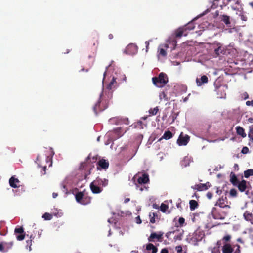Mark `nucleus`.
<instances>
[{
    "mask_svg": "<svg viewBox=\"0 0 253 253\" xmlns=\"http://www.w3.org/2000/svg\"><path fill=\"white\" fill-rule=\"evenodd\" d=\"M152 81L154 84L158 87H161L165 85L168 82L167 76L165 73L161 72L159 74L158 77H153Z\"/></svg>",
    "mask_w": 253,
    "mask_h": 253,
    "instance_id": "nucleus-1",
    "label": "nucleus"
},
{
    "mask_svg": "<svg viewBox=\"0 0 253 253\" xmlns=\"http://www.w3.org/2000/svg\"><path fill=\"white\" fill-rule=\"evenodd\" d=\"M77 202L82 205H87L91 202V197L85 195L83 192H78L75 195Z\"/></svg>",
    "mask_w": 253,
    "mask_h": 253,
    "instance_id": "nucleus-2",
    "label": "nucleus"
},
{
    "mask_svg": "<svg viewBox=\"0 0 253 253\" xmlns=\"http://www.w3.org/2000/svg\"><path fill=\"white\" fill-rule=\"evenodd\" d=\"M107 107L108 103L106 100L102 99V94H100V98L93 107V110L95 114H97L98 112L104 110Z\"/></svg>",
    "mask_w": 253,
    "mask_h": 253,
    "instance_id": "nucleus-3",
    "label": "nucleus"
},
{
    "mask_svg": "<svg viewBox=\"0 0 253 253\" xmlns=\"http://www.w3.org/2000/svg\"><path fill=\"white\" fill-rule=\"evenodd\" d=\"M212 46L214 49L213 55L214 57H217L221 54H225V48L221 43L217 42H215L212 44Z\"/></svg>",
    "mask_w": 253,
    "mask_h": 253,
    "instance_id": "nucleus-4",
    "label": "nucleus"
},
{
    "mask_svg": "<svg viewBox=\"0 0 253 253\" xmlns=\"http://www.w3.org/2000/svg\"><path fill=\"white\" fill-rule=\"evenodd\" d=\"M97 160V156H94L92 157L91 155L90 154L86 158L85 161L81 164L80 169L81 170H86L87 169V167H88V164H89L90 163L93 164L96 162Z\"/></svg>",
    "mask_w": 253,
    "mask_h": 253,
    "instance_id": "nucleus-5",
    "label": "nucleus"
},
{
    "mask_svg": "<svg viewBox=\"0 0 253 253\" xmlns=\"http://www.w3.org/2000/svg\"><path fill=\"white\" fill-rule=\"evenodd\" d=\"M211 213L213 218L215 219H224L226 216V212L220 211L215 207L212 208Z\"/></svg>",
    "mask_w": 253,
    "mask_h": 253,
    "instance_id": "nucleus-6",
    "label": "nucleus"
},
{
    "mask_svg": "<svg viewBox=\"0 0 253 253\" xmlns=\"http://www.w3.org/2000/svg\"><path fill=\"white\" fill-rule=\"evenodd\" d=\"M163 234L164 233L162 232H159L158 233L156 232H153L148 237V240L149 242H154L155 241L162 242L163 238Z\"/></svg>",
    "mask_w": 253,
    "mask_h": 253,
    "instance_id": "nucleus-7",
    "label": "nucleus"
},
{
    "mask_svg": "<svg viewBox=\"0 0 253 253\" xmlns=\"http://www.w3.org/2000/svg\"><path fill=\"white\" fill-rule=\"evenodd\" d=\"M138 51V47L133 43L129 44L125 50V53L129 55H134Z\"/></svg>",
    "mask_w": 253,
    "mask_h": 253,
    "instance_id": "nucleus-8",
    "label": "nucleus"
},
{
    "mask_svg": "<svg viewBox=\"0 0 253 253\" xmlns=\"http://www.w3.org/2000/svg\"><path fill=\"white\" fill-rule=\"evenodd\" d=\"M211 186V184L209 182H207L204 184L200 183L196 184L194 186H191V188L194 190H197V191H201L207 190Z\"/></svg>",
    "mask_w": 253,
    "mask_h": 253,
    "instance_id": "nucleus-9",
    "label": "nucleus"
},
{
    "mask_svg": "<svg viewBox=\"0 0 253 253\" xmlns=\"http://www.w3.org/2000/svg\"><path fill=\"white\" fill-rule=\"evenodd\" d=\"M15 234L16 235V239L18 241L24 240L25 237V233L22 227L16 228L14 230Z\"/></svg>",
    "mask_w": 253,
    "mask_h": 253,
    "instance_id": "nucleus-10",
    "label": "nucleus"
},
{
    "mask_svg": "<svg viewBox=\"0 0 253 253\" xmlns=\"http://www.w3.org/2000/svg\"><path fill=\"white\" fill-rule=\"evenodd\" d=\"M227 198L225 197L224 198L222 196L216 202L215 206H219L220 208H229L230 207L229 205H227Z\"/></svg>",
    "mask_w": 253,
    "mask_h": 253,
    "instance_id": "nucleus-11",
    "label": "nucleus"
},
{
    "mask_svg": "<svg viewBox=\"0 0 253 253\" xmlns=\"http://www.w3.org/2000/svg\"><path fill=\"white\" fill-rule=\"evenodd\" d=\"M190 139V137L186 135L185 136H183L182 135V133L179 136L178 139H177V143L179 145L182 146V145H186L188 143Z\"/></svg>",
    "mask_w": 253,
    "mask_h": 253,
    "instance_id": "nucleus-12",
    "label": "nucleus"
},
{
    "mask_svg": "<svg viewBox=\"0 0 253 253\" xmlns=\"http://www.w3.org/2000/svg\"><path fill=\"white\" fill-rule=\"evenodd\" d=\"M109 162L106 161L105 159L100 160L97 163V169L98 170L101 169H107L109 167Z\"/></svg>",
    "mask_w": 253,
    "mask_h": 253,
    "instance_id": "nucleus-13",
    "label": "nucleus"
},
{
    "mask_svg": "<svg viewBox=\"0 0 253 253\" xmlns=\"http://www.w3.org/2000/svg\"><path fill=\"white\" fill-rule=\"evenodd\" d=\"M169 47V45L168 44H162L160 45L158 50L159 55L163 57L166 56L167 55V52L166 50Z\"/></svg>",
    "mask_w": 253,
    "mask_h": 253,
    "instance_id": "nucleus-14",
    "label": "nucleus"
},
{
    "mask_svg": "<svg viewBox=\"0 0 253 253\" xmlns=\"http://www.w3.org/2000/svg\"><path fill=\"white\" fill-rule=\"evenodd\" d=\"M9 183L11 187L16 188L19 187L20 181L14 176H12L9 180Z\"/></svg>",
    "mask_w": 253,
    "mask_h": 253,
    "instance_id": "nucleus-15",
    "label": "nucleus"
},
{
    "mask_svg": "<svg viewBox=\"0 0 253 253\" xmlns=\"http://www.w3.org/2000/svg\"><path fill=\"white\" fill-rule=\"evenodd\" d=\"M93 182L95 184L102 188V187H105L108 184V181L106 179H102L99 178H97Z\"/></svg>",
    "mask_w": 253,
    "mask_h": 253,
    "instance_id": "nucleus-16",
    "label": "nucleus"
},
{
    "mask_svg": "<svg viewBox=\"0 0 253 253\" xmlns=\"http://www.w3.org/2000/svg\"><path fill=\"white\" fill-rule=\"evenodd\" d=\"M90 188L94 194H99L102 191V188L95 184L93 181L90 184Z\"/></svg>",
    "mask_w": 253,
    "mask_h": 253,
    "instance_id": "nucleus-17",
    "label": "nucleus"
},
{
    "mask_svg": "<svg viewBox=\"0 0 253 253\" xmlns=\"http://www.w3.org/2000/svg\"><path fill=\"white\" fill-rule=\"evenodd\" d=\"M247 182L245 180L243 179L241 181H239L235 186L238 187L240 192H243L245 191L247 189Z\"/></svg>",
    "mask_w": 253,
    "mask_h": 253,
    "instance_id": "nucleus-18",
    "label": "nucleus"
},
{
    "mask_svg": "<svg viewBox=\"0 0 253 253\" xmlns=\"http://www.w3.org/2000/svg\"><path fill=\"white\" fill-rule=\"evenodd\" d=\"M149 181L148 174L143 173L141 177L138 178L137 181L139 184H146Z\"/></svg>",
    "mask_w": 253,
    "mask_h": 253,
    "instance_id": "nucleus-19",
    "label": "nucleus"
},
{
    "mask_svg": "<svg viewBox=\"0 0 253 253\" xmlns=\"http://www.w3.org/2000/svg\"><path fill=\"white\" fill-rule=\"evenodd\" d=\"M208 78L206 75L202 76L200 79H196V83L198 86H201L203 84L208 83Z\"/></svg>",
    "mask_w": 253,
    "mask_h": 253,
    "instance_id": "nucleus-20",
    "label": "nucleus"
},
{
    "mask_svg": "<svg viewBox=\"0 0 253 253\" xmlns=\"http://www.w3.org/2000/svg\"><path fill=\"white\" fill-rule=\"evenodd\" d=\"M244 219L252 224H253V214L249 211H246L243 214Z\"/></svg>",
    "mask_w": 253,
    "mask_h": 253,
    "instance_id": "nucleus-21",
    "label": "nucleus"
},
{
    "mask_svg": "<svg viewBox=\"0 0 253 253\" xmlns=\"http://www.w3.org/2000/svg\"><path fill=\"white\" fill-rule=\"evenodd\" d=\"M230 181L234 186H236L239 182L237 177L233 172H231L230 174Z\"/></svg>",
    "mask_w": 253,
    "mask_h": 253,
    "instance_id": "nucleus-22",
    "label": "nucleus"
},
{
    "mask_svg": "<svg viewBox=\"0 0 253 253\" xmlns=\"http://www.w3.org/2000/svg\"><path fill=\"white\" fill-rule=\"evenodd\" d=\"M233 249L229 244H225L222 248L223 253H232Z\"/></svg>",
    "mask_w": 253,
    "mask_h": 253,
    "instance_id": "nucleus-23",
    "label": "nucleus"
},
{
    "mask_svg": "<svg viewBox=\"0 0 253 253\" xmlns=\"http://www.w3.org/2000/svg\"><path fill=\"white\" fill-rule=\"evenodd\" d=\"M236 130L238 135L241 136L243 138L246 137V133L245 132V129L243 127L237 126L236 127Z\"/></svg>",
    "mask_w": 253,
    "mask_h": 253,
    "instance_id": "nucleus-24",
    "label": "nucleus"
},
{
    "mask_svg": "<svg viewBox=\"0 0 253 253\" xmlns=\"http://www.w3.org/2000/svg\"><path fill=\"white\" fill-rule=\"evenodd\" d=\"M116 78L113 77L109 84L107 85L106 88L109 90H111L116 87Z\"/></svg>",
    "mask_w": 253,
    "mask_h": 253,
    "instance_id": "nucleus-25",
    "label": "nucleus"
},
{
    "mask_svg": "<svg viewBox=\"0 0 253 253\" xmlns=\"http://www.w3.org/2000/svg\"><path fill=\"white\" fill-rule=\"evenodd\" d=\"M146 249L148 251H152V253H156L158 251L157 248L152 243L147 245Z\"/></svg>",
    "mask_w": 253,
    "mask_h": 253,
    "instance_id": "nucleus-26",
    "label": "nucleus"
},
{
    "mask_svg": "<svg viewBox=\"0 0 253 253\" xmlns=\"http://www.w3.org/2000/svg\"><path fill=\"white\" fill-rule=\"evenodd\" d=\"M221 21L223 22L226 25L230 24V16L226 15H222L220 16Z\"/></svg>",
    "mask_w": 253,
    "mask_h": 253,
    "instance_id": "nucleus-27",
    "label": "nucleus"
},
{
    "mask_svg": "<svg viewBox=\"0 0 253 253\" xmlns=\"http://www.w3.org/2000/svg\"><path fill=\"white\" fill-rule=\"evenodd\" d=\"M190 209L191 211L194 210L197 208L198 206V202L194 200H191L189 201Z\"/></svg>",
    "mask_w": 253,
    "mask_h": 253,
    "instance_id": "nucleus-28",
    "label": "nucleus"
},
{
    "mask_svg": "<svg viewBox=\"0 0 253 253\" xmlns=\"http://www.w3.org/2000/svg\"><path fill=\"white\" fill-rule=\"evenodd\" d=\"M34 238V236L32 234L30 236V240H28L26 241V248L28 249L29 251L31 250V246L32 245V240Z\"/></svg>",
    "mask_w": 253,
    "mask_h": 253,
    "instance_id": "nucleus-29",
    "label": "nucleus"
},
{
    "mask_svg": "<svg viewBox=\"0 0 253 253\" xmlns=\"http://www.w3.org/2000/svg\"><path fill=\"white\" fill-rule=\"evenodd\" d=\"M186 31L184 28H179L175 33V37L180 38L184 34V31Z\"/></svg>",
    "mask_w": 253,
    "mask_h": 253,
    "instance_id": "nucleus-30",
    "label": "nucleus"
},
{
    "mask_svg": "<svg viewBox=\"0 0 253 253\" xmlns=\"http://www.w3.org/2000/svg\"><path fill=\"white\" fill-rule=\"evenodd\" d=\"M4 244L5 253L11 250L14 244L13 242H4Z\"/></svg>",
    "mask_w": 253,
    "mask_h": 253,
    "instance_id": "nucleus-31",
    "label": "nucleus"
},
{
    "mask_svg": "<svg viewBox=\"0 0 253 253\" xmlns=\"http://www.w3.org/2000/svg\"><path fill=\"white\" fill-rule=\"evenodd\" d=\"M150 221L152 223H155V218H158V214L156 212H150L149 213Z\"/></svg>",
    "mask_w": 253,
    "mask_h": 253,
    "instance_id": "nucleus-32",
    "label": "nucleus"
},
{
    "mask_svg": "<svg viewBox=\"0 0 253 253\" xmlns=\"http://www.w3.org/2000/svg\"><path fill=\"white\" fill-rule=\"evenodd\" d=\"M248 135L249 140L253 142V125L249 126V131Z\"/></svg>",
    "mask_w": 253,
    "mask_h": 253,
    "instance_id": "nucleus-33",
    "label": "nucleus"
},
{
    "mask_svg": "<svg viewBox=\"0 0 253 253\" xmlns=\"http://www.w3.org/2000/svg\"><path fill=\"white\" fill-rule=\"evenodd\" d=\"M244 175L246 178H249L251 176H253V169H249L244 171Z\"/></svg>",
    "mask_w": 253,
    "mask_h": 253,
    "instance_id": "nucleus-34",
    "label": "nucleus"
},
{
    "mask_svg": "<svg viewBox=\"0 0 253 253\" xmlns=\"http://www.w3.org/2000/svg\"><path fill=\"white\" fill-rule=\"evenodd\" d=\"M172 137V133L170 131H166L165 132L162 136V138L168 140Z\"/></svg>",
    "mask_w": 253,
    "mask_h": 253,
    "instance_id": "nucleus-35",
    "label": "nucleus"
},
{
    "mask_svg": "<svg viewBox=\"0 0 253 253\" xmlns=\"http://www.w3.org/2000/svg\"><path fill=\"white\" fill-rule=\"evenodd\" d=\"M158 111H159V108H158V107L157 106L154 108H151L149 110V113L150 115H155L157 114Z\"/></svg>",
    "mask_w": 253,
    "mask_h": 253,
    "instance_id": "nucleus-36",
    "label": "nucleus"
},
{
    "mask_svg": "<svg viewBox=\"0 0 253 253\" xmlns=\"http://www.w3.org/2000/svg\"><path fill=\"white\" fill-rule=\"evenodd\" d=\"M42 218L46 220H50L52 218V215L49 213L46 212L42 216Z\"/></svg>",
    "mask_w": 253,
    "mask_h": 253,
    "instance_id": "nucleus-37",
    "label": "nucleus"
},
{
    "mask_svg": "<svg viewBox=\"0 0 253 253\" xmlns=\"http://www.w3.org/2000/svg\"><path fill=\"white\" fill-rule=\"evenodd\" d=\"M168 208V206L164 203H162L160 206V210L163 212H165Z\"/></svg>",
    "mask_w": 253,
    "mask_h": 253,
    "instance_id": "nucleus-38",
    "label": "nucleus"
},
{
    "mask_svg": "<svg viewBox=\"0 0 253 253\" xmlns=\"http://www.w3.org/2000/svg\"><path fill=\"white\" fill-rule=\"evenodd\" d=\"M214 5H216L217 6H222L224 4L223 0H213Z\"/></svg>",
    "mask_w": 253,
    "mask_h": 253,
    "instance_id": "nucleus-39",
    "label": "nucleus"
},
{
    "mask_svg": "<svg viewBox=\"0 0 253 253\" xmlns=\"http://www.w3.org/2000/svg\"><path fill=\"white\" fill-rule=\"evenodd\" d=\"M159 97L160 100L164 99L165 100H167L168 99L167 94L164 91H162L160 93Z\"/></svg>",
    "mask_w": 253,
    "mask_h": 253,
    "instance_id": "nucleus-40",
    "label": "nucleus"
},
{
    "mask_svg": "<svg viewBox=\"0 0 253 253\" xmlns=\"http://www.w3.org/2000/svg\"><path fill=\"white\" fill-rule=\"evenodd\" d=\"M194 27L195 26L193 25V23L192 22H191L189 23L187 25H185L184 28L185 30H186L187 29L190 30L193 29Z\"/></svg>",
    "mask_w": 253,
    "mask_h": 253,
    "instance_id": "nucleus-41",
    "label": "nucleus"
},
{
    "mask_svg": "<svg viewBox=\"0 0 253 253\" xmlns=\"http://www.w3.org/2000/svg\"><path fill=\"white\" fill-rule=\"evenodd\" d=\"M231 238V237L230 235H227L222 238V241L224 242V243L226 244V242L230 241Z\"/></svg>",
    "mask_w": 253,
    "mask_h": 253,
    "instance_id": "nucleus-42",
    "label": "nucleus"
},
{
    "mask_svg": "<svg viewBox=\"0 0 253 253\" xmlns=\"http://www.w3.org/2000/svg\"><path fill=\"white\" fill-rule=\"evenodd\" d=\"M184 223L185 219L183 217H180L178 219L179 225H177V226H183Z\"/></svg>",
    "mask_w": 253,
    "mask_h": 253,
    "instance_id": "nucleus-43",
    "label": "nucleus"
},
{
    "mask_svg": "<svg viewBox=\"0 0 253 253\" xmlns=\"http://www.w3.org/2000/svg\"><path fill=\"white\" fill-rule=\"evenodd\" d=\"M237 192L235 189L232 188L230 191V195L232 197H236L237 196Z\"/></svg>",
    "mask_w": 253,
    "mask_h": 253,
    "instance_id": "nucleus-44",
    "label": "nucleus"
},
{
    "mask_svg": "<svg viewBox=\"0 0 253 253\" xmlns=\"http://www.w3.org/2000/svg\"><path fill=\"white\" fill-rule=\"evenodd\" d=\"M249 96L247 92H245L241 94V98L244 100L249 98Z\"/></svg>",
    "mask_w": 253,
    "mask_h": 253,
    "instance_id": "nucleus-45",
    "label": "nucleus"
},
{
    "mask_svg": "<svg viewBox=\"0 0 253 253\" xmlns=\"http://www.w3.org/2000/svg\"><path fill=\"white\" fill-rule=\"evenodd\" d=\"M0 251L2 253H5L4 242H2L0 244Z\"/></svg>",
    "mask_w": 253,
    "mask_h": 253,
    "instance_id": "nucleus-46",
    "label": "nucleus"
},
{
    "mask_svg": "<svg viewBox=\"0 0 253 253\" xmlns=\"http://www.w3.org/2000/svg\"><path fill=\"white\" fill-rule=\"evenodd\" d=\"M121 130V127H117L114 129V131L115 133L119 134ZM118 137H120L122 136L121 134H118Z\"/></svg>",
    "mask_w": 253,
    "mask_h": 253,
    "instance_id": "nucleus-47",
    "label": "nucleus"
},
{
    "mask_svg": "<svg viewBox=\"0 0 253 253\" xmlns=\"http://www.w3.org/2000/svg\"><path fill=\"white\" fill-rule=\"evenodd\" d=\"M249 148L247 147H244L242 149L241 152L243 154H247L249 152Z\"/></svg>",
    "mask_w": 253,
    "mask_h": 253,
    "instance_id": "nucleus-48",
    "label": "nucleus"
},
{
    "mask_svg": "<svg viewBox=\"0 0 253 253\" xmlns=\"http://www.w3.org/2000/svg\"><path fill=\"white\" fill-rule=\"evenodd\" d=\"M175 249L177 253H180L182 251V248L181 246H176Z\"/></svg>",
    "mask_w": 253,
    "mask_h": 253,
    "instance_id": "nucleus-49",
    "label": "nucleus"
},
{
    "mask_svg": "<svg viewBox=\"0 0 253 253\" xmlns=\"http://www.w3.org/2000/svg\"><path fill=\"white\" fill-rule=\"evenodd\" d=\"M122 122L123 123H124L126 125L129 124V121L127 118H125L123 119Z\"/></svg>",
    "mask_w": 253,
    "mask_h": 253,
    "instance_id": "nucleus-50",
    "label": "nucleus"
},
{
    "mask_svg": "<svg viewBox=\"0 0 253 253\" xmlns=\"http://www.w3.org/2000/svg\"><path fill=\"white\" fill-rule=\"evenodd\" d=\"M246 105L248 106H251L253 107V100L251 101H247L246 102Z\"/></svg>",
    "mask_w": 253,
    "mask_h": 253,
    "instance_id": "nucleus-51",
    "label": "nucleus"
},
{
    "mask_svg": "<svg viewBox=\"0 0 253 253\" xmlns=\"http://www.w3.org/2000/svg\"><path fill=\"white\" fill-rule=\"evenodd\" d=\"M206 196L209 199H211L212 198V196H213V195L212 194V193L210 192H208L207 194H206Z\"/></svg>",
    "mask_w": 253,
    "mask_h": 253,
    "instance_id": "nucleus-52",
    "label": "nucleus"
},
{
    "mask_svg": "<svg viewBox=\"0 0 253 253\" xmlns=\"http://www.w3.org/2000/svg\"><path fill=\"white\" fill-rule=\"evenodd\" d=\"M145 44H146V51L147 52L149 49V41H146L145 42Z\"/></svg>",
    "mask_w": 253,
    "mask_h": 253,
    "instance_id": "nucleus-53",
    "label": "nucleus"
},
{
    "mask_svg": "<svg viewBox=\"0 0 253 253\" xmlns=\"http://www.w3.org/2000/svg\"><path fill=\"white\" fill-rule=\"evenodd\" d=\"M136 220L137 224H140L142 222L139 216L136 218Z\"/></svg>",
    "mask_w": 253,
    "mask_h": 253,
    "instance_id": "nucleus-54",
    "label": "nucleus"
},
{
    "mask_svg": "<svg viewBox=\"0 0 253 253\" xmlns=\"http://www.w3.org/2000/svg\"><path fill=\"white\" fill-rule=\"evenodd\" d=\"M216 189V193L218 195H220L222 193V191L221 190L219 189V187H215Z\"/></svg>",
    "mask_w": 253,
    "mask_h": 253,
    "instance_id": "nucleus-55",
    "label": "nucleus"
},
{
    "mask_svg": "<svg viewBox=\"0 0 253 253\" xmlns=\"http://www.w3.org/2000/svg\"><path fill=\"white\" fill-rule=\"evenodd\" d=\"M161 253H169V252H168V250L166 248H164L161 251Z\"/></svg>",
    "mask_w": 253,
    "mask_h": 253,
    "instance_id": "nucleus-56",
    "label": "nucleus"
},
{
    "mask_svg": "<svg viewBox=\"0 0 253 253\" xmlns=\"http://www.w3.org/2000/svg\"><path fill=\"white\" fill-rule=\"evenodd\" d=\"M57 196H58V194L57 193H55V192L53 193L52 197L53 198H56L57 197Z\"/></svg>",
    "mask_w": 253,
    "mask_h": 253,
    "instance_id": "nucleus-57",
    "label": "nucleus"
},
{
    "mask_svg": "<svg viewBox=\"0 0 253 253\" xmlns=\"http://www.w3.org/2000/svg\"><path fill=\"white\" fill-rule=\"evenodd\" d=\"M221 240L218 241L217 242V245L218 247H219L221 245Z\"/></svg>",
    "mask_w": 253,
    "mask_h": 253,
    "instance_id": "nucleus-58",
    "label": "nucleus"
},
{
    "mask_svg": "<svg viewBox=\"0 0 253 253\" xmlns=\"http://www.w3.org/2000/svg\"><path fill=\"white\" fill-rule=\"evenodd\" d=\"M130 201V199L129 198H126L124 200V203H126Z\"/></svg>",
    "mask_w": 253,
    "mask_h": 253,
    "instance_id": "nucleus-59",
    "label": "nucleus"
},
{
    "mask_svg": "<svg viewBox=\"0 0 253 253\" xmlns=\"http://www.w3.org/2000/svg\"><path fill=\"white\" fill-rule=\"evenodd\" d=\"M240 247L238 246V249L235 251V252L234 253H240V250L239 249Z\"/></svg>",
    "mask_w": 253,
    "mask_h": 253,
    "instance_id": "nucleus-60",
    "label": "nucleus"
},
{
    "mask_svg": "<svg viewBox=\"0 0 253 253\" xmlns=\"http://www.w3.org/2000/svg\"><path fill=\"white\" fill-rule=\"evenodd\" d=\"M108 38L109 39H112L113 38V34H110L109 35H108Z\"/></svg>",
    "mask_w": 253,
    "mask_h": 253,
    "instance_id": "nucleus-61",
    "label": "nucleus"
},
{
    "mask_svg": "<svg viewBox=\"0 0 253 253\" xmlns=\"http://www.w3.org/2000/svg\"><path fill=\"white\" fill-rule=\"evenodd\" d=\"M81 71H85V72H88V69H85L84 68H82V69L81 70Z\"/></svg>",
    "mask_w": 253,
    "mask_h": 253,
    "instance_id": "nucleus-62",
    "label": "nucleus"
},
{
    "mask_svg": "<svg viewBox=\"0 0 253 253\" xmlns=\"http://www.w3.org/2000/svg\"><path fill=\"white\" fill-rule=\"evenodd\" d=\"M153 207L154 208H157V205L156 204L153 205Z\"/></svg>",
    "mask_w": 253,
    "mask_h": 253,
    "instance_id": "nucleus-63",
    "label": "nucleus"
},
{
    "mask_svg": "<svg viewBox=\"0 0 253 253\" xmlns=\"http://www.w3.org/2000/svg\"><path fill=\"white\" fill-rule=\"evenodd\" d=\"M250 5L251 6L252 8H253V2H250Z\"/></svg>",
    "mask_w": 253,
    "mask_h": 253,
    "instance_id": "nucleus-64",
    "label": "nucleus"
}]
</instances>
